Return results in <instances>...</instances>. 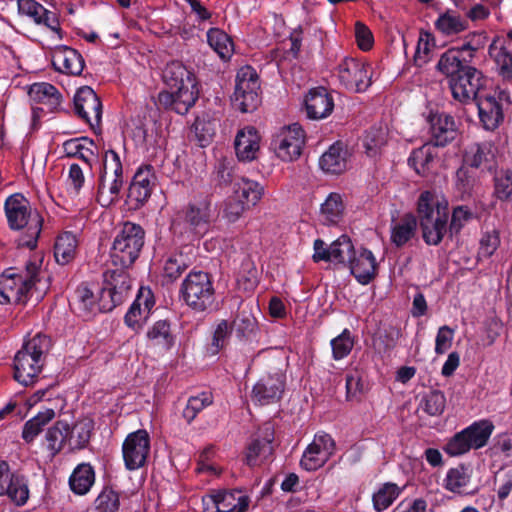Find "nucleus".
Wrapping results in <instances>:
<instances>
[{
    "instance_id": "f257e3e1",
    "label": "nucleus",
    "mask_w": 512,
    "mask_h": 512,
    "mask_svg": "<svg viewBox=\"0 0 512 512\" xmlns=\"http://www.w3.org/2000/svg\"><path fill=\"white\" fill-rule=\"evenodd\" d=\"M436 70L446 76L453 99L461 104L472 102L486 84L482 71L464 57L459 59L456 52L441 54Z\"/></svg>"
},
{
    "instance_id": "f03ea898",
    "label": "nucleus",
    "mask_w": 512,
    "mask_h": 512,
    "mask_svg": "<svg viewBox=\"0 0 512 512\" xmlns=\"http://www.w3.org/2000/svg\"><path fill=\"white\" fill-rule=\"evenodd\" d=\"M448 208L435 199L433 192L423 191L417 201V221L427 245H439L448 233Z\"/></svg>"
},
{
    "instance_id": "7ed1b4c3",
    "label": "nucleus",
    "mask_w": 512,
    "mask_h": 512,
    "mask_svg": "<svg viewBox=\"0 0 512 512\" xmlns=\"http://www.w3.org/2000/svg\"><path fill=\"white\" fill-rule=\"evenodd\" d=\"M5 213L11 229L27 228L26 235L19 238L18 245L34 249L41 232L42 218L32 211L28 200L21 194L9 196L5 202Z\"/></svg>"
},
{
    "instance_id": "20e7f679",
    "label": "nucleus",
    "mask_w": 512,
    "mask_h": 512,
    "mask_svg": "<svg viewBox=\"0 0 512 512\" xmlns=\"http://www.w3.org/2000/svg\"><path fill=\"white\" fill-rule=\"evenodd\" d=\"M49 347L50 339L41 334L26 342L14 357V379L24 386L34 384Z\"/></svg>"
},
{
    "instance_id": "39448f33",
    "label": "nucleus",
    "mask_w": 512,
    "mask_h": 512,
    "mask_svg": "<svg viewBox=\"0 0 512 512\" xmlns=\"http://www.w3.org/2000/svg\"><path fill=\"white\" fill-rule=\"evenodd\" d=\"M145 232L140 225L126 222L114 238L111 249L113 265L129 268L139 257L144 245Z\"/></svg>"
},
{
    "instance_id": "423d86ee",
    "label": "nucleus",
    "mask_w": 512,
    "mask_h": 512,
    "mask_svg": "<svg viewBox=\"0 0 512 512\" xmlns=\"http://www.w3.org/2000/svg\"><path fill=\"white\" fill-rule=\"evenodd\" d=\"M38 266L26 264V276L16 273L14 268L6 269L0 275V304L25 302L27 293L35 284Z\"/></svg>"
},
{
    "instance_id": "0eeeda50",
    "label": "nucleus",
    "mask_w": 512,
    "mask_h": 512,
    "mask_svg": "<svg viewBox=\"0 0 512 512\" xmlns=\"http://www.w3.org/2000/svg\"><path fill=\"white\" fill-rule=\"evenodd\" d=\"M123 169L118 154L108 151L103 160V171L100 176L97 200L103 207H108L118 200L123 186Z\"/></svg>"
},
{
    "instance_id": "6e6552de",
    "label": "nucleus",
    "mask_w": 512,
    "mask_h": 512,
    "mask_svg": "<svg viewBox=\"0 0 512 512\" xmlns=\"http://www.w3.org/2000/svg\"><path fill=\"white\" fill-rule=\"evenodd\" d=\"M191 252L192 248L185 246L180 252L167 259L164 265V277L168 281H175L185 273V278L180 285L177 299V302L185 308L182 314L185 312L189 313L191 308L190 289H192V269L189 270L192 265Z\"/></svg>"
},
{
    "instance_id": "1a4fd4ad",
    "label": "nucleus",
    "mask_w": 512,
    "mask_h": 512,
    "mask_svg": "<svg viewBox=\"0 0 512 512\" xmlns=\"http://www.w3.org/2000/svg\"><path fill=\"white\" fill-rule=\"evenodd\" d=\"M338 77L347 90L356 93L365 92L372 84L369 64L354 58L346 57L340 62Z\"/></svg>"
},
{
    "instance_id": "9d476101",
    "label": "nucleus",
    "mask_w": 512,
    "mask_h": 512,
    "mask_svg": "<svg viewBox=\"0 0 512 512\" xmlns=\"http://www.w3.org/2000/svg\"><path fill=\"white\" fill-rule=\"evenodd\" d=\"M305 144V133L298 123H293L277 134L271 142L278 158L292 162L299 158Z\"/></svg>"
},
{
    "instance_id": "9b49d317",
    "label": "nucleus",
    "mask_w": 512,
    "mask_h": 512,
    "mask_svg": "<svg viewBox=\"0 0 512 512\" xmlns=\"http://www.w3.org/2000/svg\"><path fill=\"white\" fill-rule=\"evenodd\" d=\"M185 75L189 80L190 72L186 71L178 62L169 64L163 72L166 83L176 89L172 108L180 115L187 114L192 106V92L184 85Z\"/></svg>"
},
{
    "instance_id": "f8f14e48",
    "label": "nucleus",
    "mask_w": 512,
    "mask_h": 512,
    "mask_svg": "<svg viewBox=\"0 0 512 512\" xmlns=\"http://www.w3.org/2000/svg\"><path fill=\"white\" fill-rule=\"evenodd\" d=\"M286 376L282 372L261 376L251 391V400L255 405L266 406L277 403L285 390Z\"/></svg>"
},
{
    "instance_id": "ddd939ff",
    "label": "nucleus",
    "mask_w": 512,
    "mask_h": 512,
    "mask_svg": "<svg viewBox=\"0 0 512 512\" xmlns=\"http://www.w3.org/2000/svg\"><path fill=\"white\" fill-rule=\"evenodd\" d=\"M150 452V438L146 430L140 429L128 434L122 445L125 467L136 470L145 465Z\"/></svg>"
},
{
    "instance_id": "4468645a",
    "label": "nucleus",
    "mask_w": 512,
    "mask_h": 512,
    "mask_svg": "<svg viewBox=\"0 0 512 512\" xmlns=\"http://www.w3.org/2000/svg\"><path fill=\"white\" fill-rule=\"evenodd\" d=\"M74 108L76 114L92 128L99 126L102 117V104L92 88L83 86L77 90L74 96Z\"/></svg>"
},
{
    "instance_id": "2eb2a0df",
    "label": "nucleus",
    "mask_w": 512,
    "mask_h": 512,
    "mask_svg": "<svg viewBox=\"0 0 512 512\" xmlns=\"http://www.w3.org/2000/svg\"><path fill=\"white\" fill-rule=\"evenodd\" d=\"M431 138L428 144L434 147H445L455 140L458 131L454 117L447 113H433L428 116Z\"/></svg>"
},
{
    "instance_id": "dca6fc26",
    "label": "nucleus",
    "mask_w": 512,
    "mask_h": 512,
    "mask_svg": "<svg viewBox=\"0 0 512 512\" xmlns=\"http://www.w3.org/2000/svg\"><path fill=\"white\" fill-rule=\"evenodd\" d=\"M304 106L308 119L322 120L331 115L335 105L332 94L325 87L319 86L308 91Z\"/></svg>"
},
{
    "instance_id": "f3484780",
    "label": "nucleus",
    "mask_w": 512,
    "mask_h": 512,
    "mask_svg": "<svg viewBox=\"0 0 512 512\" xmlns=\"http://www.w3.org/2000/svg\"><path fill=\"white\" fill-rule=\"evenodd\" d=\"M7 495L17 505L26 503L29 490L25 479L10 472L5 461L0 462V496Z\"/></svg>"
},
{
    "instance_id": "a211bd4d",
    "label": "nucleus",
    "mask_w": 512,
    "mask_h": 512,
    "mask_svg": "<svg viewBox=\"0 0 512 512\" xmlns=\"http://www.w3.org/2000/svg\"><path fill=\"white\" fill-rule=\"evenodd\" d=\"M194 312L218 310L211 276L206 272H194Z\"/></svg>"
},
{
    "instance_id": "6ab92c4d",
    "label": "nucleus",
    "mask_w": 512,
    "mask_h": 512,
    "mask_svg": "<svg viewBox=\"0 0 512 512\" xmlns=\"http://www.w3.org/2000/svg\"><path fill=\"white\" fill-rule=\"evenodd\" d=\"M463 164L471 168L491 172L496 166L493 144L488 141L472 144L464 152Z\"/></svg>"
},
{
    "instance_id": "aec40b11",
    "label": "nucleus",
    "mask_w": 512,
    "mask_h": 512,
    "mask_svg": "<svg viewBox=\"0 0 512 512\" xmlns=\"http://www.w3.org/2000/svg\"><path fill=\"white\" fill-rule=\"evenodd\" d=\"M472 102L476 103L478 116L484 129L494 131L504 120L501 103L492 95H479Z\"/></svg>"
},
{
    "instance_id": "412c9836",
    "label": "nucleus",
    "mask_w": 512,
    "mask_h": 512,
    "mask_svg": "<svg viewBox=\"0 0 512 512\" xmlns=\"http://www.w3.org/2000/svg\"><path fill=\"white\" fill-rule=\"evenodd\" d=\"M52 65L60 73L77 76L83 71L84 60L75 49L61 45L52 51Z\"/></svg>"
},
{
    "instance_id": "4be33fe9",
    "label": "nucleus",
    "mask_w": 512,
    "mask_h": 512,
    "mask_svg": "<svg viewBox=\"0 0 512 512\" xmlns=\"http://www.w3.org/2000/svg\"><path fill=\"white\" fill-rule=\"evenodd\" d=\"M19 12L33 19L37 25H44L51 31L61 33L59 19L53 11L47 10L35 0H18Z\"/></svg>"
},
{
    "instance_id": "5701e85b",
    "label": "nucleus",
    "mask_w": 512,
    "mask_h": 512,
    "mask_svg": "<svg viewBox=\"0 0 512 512\" xmlns=\"http://www.w3.org/2000/svg\"><path fill=\"white\" fill-rule=\"evenodd\" d=\"M351 274L361 285L369 284L377 275V262L374 254L367 248H362L358 256L349 258Z\"/></svg>"
},
{
    "instance_id": "b1692460",
    "label": "nucleus",
    "mask_w": 512,
    "mask_h": 512,
    "mask_svg": "<svg viewBox=\"0 0 512 512\" xmlns=\"http://www.w3.org/2000/svg\"><path fill=\"white\" fill-rule=\"evenodd\" d=\"M204 503L209 501L217 512H246L250 499L240 490L224 491L214 496H204Z\"/></svg>"
},
{
    "instance_id": "393cba45",
    "label": "nucleus",
    "mask_w": 512,
    "mask_h": 512,
    "mask_svg": "<svg viewBox=\"0 0 512 512\" xmlns=\"http://www.w3.org/2000/svg\"><path fill=\"white\" fill-rule=\"evenodd\" d=\"M215 217L216 209L212 206L211 195L199 193L194 200V236H203Z\"/></svg>"
},
{
    "instance_id": "a878e982",
    "label": "nucleus",
    "mask_w": 512,
    "mask_h": 512,
    "mask_svg": "<svg viewBox=\"0 0 512 512\" xmlns=\"http://www.w3.org/2000/svg\"><path fill=\"white\" fill-rule=\"evenodd\" d=\"M348 151L345 145L337 141L322 154L319 159L320 168L330 174H340L347 168Z\"/></svg>"
},
{
    "instance_id": "bb28decb",
    "label": "nucleus",
    "mask_w": 512,
    "mask_h": 512,
    "mask_svg": "<svg viewBox=\"0 0 512 512\" xmlns=\"http://www.w3.org/2000/svg\"><path fill=\"white\" fill-rule=\"evenodd\" d=\"M437 32L445 37L456 36L469 28V20L457 11L447 9L434 22Z\"/></svg>"
},
{
    "instance_id": "cd10ccee",
    "label": "nucleus",
    "mask_w": 512,
    "mask_h": 512,
    "mask_svg": "<svg viewBox=\"0 0 512 512\" xmlns=\"http://www.w3.org/2000/svg\"><path fill=\"white\" fill-rule=\"evenodd\" d=\"M259 150V136L254 127L240 130L235 138V151L239 160L251 161Z\"/></svg>"
},
{
    "instance_id": "c85d7f7f",
    "label": "nucleus",
    "mask_w": 512,
    "mask_h": 512,
    "mask_svg": "<svg viewBox=\"0 0 512 512\" xmlns=\"http://www.w3.org/2000/svg\"><path fill=\"white\" fill-rule=\"evenodd\" d=\"M487 41L488 36L485 31H474L465 37L464 42L460 46L451 47L443 54H452V52H456L459 59L464 57L466 60H469V62L474 63L477 52L485 47Z\"/></svg>"
},
{
    "instance_id": "c756f323",
    "label": "nucleus",
    "mask_w": 512,
    "mask_h": 512,
    "mask_svg": "<svg viewBox=\"0 0 512 512\" xmlns=\"http://www.w3.org/2000/svg\"><path fill=\"white\" fill-rule=\"evenodd\" d=\"M488 54L495 62L498 74L505 80L512 79V51L508 49L505 42H500L498 36L490 43Z\"/></svg>"
},
{
    "instance_id": "7c9ffc66",
    "label": "nucleus",
    "mask_w": 512,
    "mask_h": 512,
    "mask_svg": "<svg viewBox=\"0 0 512 512\" xmlns=\"http://www.w3.org/2000/svg\"><path fill=\"white\" fill-rule=\"evenodd\" d=\"M125 269L119 267L104 273L105 285L115 295L116 300L122 303L129 297L131 291V279Z\"/></svg>"
},
{
    "instance_id": "2f4dec72",
    "label": "nucleus",
    "mask_w": 512,
    "mask_h": 512,
    "mask_svg": "<svg viewBox=\"0 0 512 512\" xmlns=\"http://www.w3.org/2000/svg\"><path fill=\"white\" fill-rule=\"evenodd\" d=\"M345 204L341 194L331 192L321 204L320 220L326 226H336L344 218Z\"/></svg>"
},
{
    "instance_id": "473e14b6",
    "label": "nucleus",
    "mask_w": 512,
    "mask_h": 512,
    "mask_svg": "<svg viewBox=\"0 0 512 512\" xmlns=\"http://www.w3.org/2000/svg\"><path fill=\"white\" fill-rule=\"evenodd\" d=\"M417 217L412 213H406L399 222L391 225L390 240L397 248H402L416 234Z\"/></svg>"
},
{
    "instance_id": "72a5a7b5",
    "label": "nucleus",
    "mask_w": 512,
    "mask_h": 512,
    "mask_svg": "<svg viewBox=\"0 0 512 512\" xmlns=\"http://www.w3.org/2000/svg\"><path fill=\"white\" fill-rule=\"evenodd\" d=\"M28 94L34 102L42 104L50 112L56 110L61 103L60 93L49 83H34L30 86Z\"/></svg>"
},
{
    "instance_id": "f704fd0d",
    "label": "nucleus",
    "mask_w": 512,
    "mask_h": 512,
    "mask_svg": "<svg viewBox=\"0 0 512 512\" xmlns=\"http://www.w3.org/2000/svg\"><path fill=\"white\" fill-rule=\"evenodd\" d=\"M63 148L67 156L79 157L88 166H91L97 158L94 151L96 145L86 137L68 140L63 144Z\"/></svg>"
},
{
    "instance_id": "c9c22d12",
    "label": "nucleus",
    "mask_w": 512,
    "mask_h": 512,
    "mask_svg": "<svg viewBox=\"0 0 512 512\" xmlns=\"http://www.w3.org/2000/svg\"><path fill=\"white\" fill-rule=\"evenodd\" d=\"M233 191L235 196L249 207L260 201L264 194V187L257 181L240 178L234 182Z\"/></svg>"
},
{
    "instance_id": "e433bc0d",
    "label": "nucleus",
    "mask_w": 512,
    "mask_h": 512,
    "mask_svg": "<svg viewBox=\"0 0 512 512\" xmlns=\"http://www.w3.org/2000/svg\"><path fill=\"white\" fill-rule=\"evenodd\" d=\"M432 145L425 143L421 147L412 150L409 158L408 165L422 177L428 176L431 171L432 164L435 159Z\"/></svg>"
},
{
    "instance_id": "4c0bfd02",
    "label": "nucleus",
    "mask_w": 512,
    "mask_h": 512,
    "mask_svg": "<svg viewBox=\"0 0 512 512\" xmlns=\"http://www.w3.org/2000/svg\"><path fill=\"white\" fill-rule=\"evenodd\" d=\"M494 424L488 419L474 421L472 424L464 428L467 438L473 450L483 448L487 445L493 431Z\"/></svg>"
},
{
    "instance_id": "58836bf2",
    "label": "nucleus",
    "mask_w": 512,
    "mask_h": 512,
    "mask_svg": "<svg viewBox=\"0 0 512 512\" xmlns=\"http://www.w3.org/2000/svg\"><path fill=\"white\" fill-rule=\"evenodd\" d=\"M95 481V473L91 465L83 463L78 465L69 478L71 490L78 494H86Z\"/></svg>"
},
{
    "instance_id": "ea45409f",
    "label": "nucleus",
    "mask_w": 512,
    "mask_h": 512,
    "mask_svg": "<svg viewBox=\"0 0 512 512\" xmlns=\"http://www.w3.org/2000/svg\"><path fill=\"white\" fill-rule=\"evenodd\" d=\"M206 37L209 46L222 60L226 61L231 58L234 52V44L224 31L218 28H211L208 30Z\"/></svg>"
},
{
    "instance_id": "a19ab883",
    "label": "nucleus",
    "mask_w": 512,
    "mask_h": 512,
    "mask_svg": "<svg viewBox=\"0 0 512 512\" xmlns=\"http://www.w3.org/2000/svg\"><path fill=\"white\" fill-rule=\"evenodd\" d=\"M493 196L501 201L508 202L512 198V170L508 168L496 169L493 175Z\"/></svg>"
},
{
    "instance_id": "79ce46f5",
    "label": "nucleus",
    "mask_w": 512,
    "mask_h": 512,
    "mask_svg": "<svg viewBox=\"0 0 512 512\" xmlns=\"http://www.w3.org/2000/svg\"><path fill=\"white\" fill-rule=\"evenodd\" d=\"M471 470L461 464L457 467L450 468L444 479V487L450 492L461 494L465 487L470 483Z\"/></svg>"
},
{
    "instance_id": "37998d69",
    "label": "nucleus",
    "mask_w": 512,
    "mask_h": 512,
    "mask_svg": "<svg viewBox=\"0 0 512 512\" xmlns=\"http://www.w3.org/2000/svg\"><path fill=\"white\" fill-rule=\"evenodd\" d=\"M77 248V239L71 232H65L60 235L54 246V256L57 263L65 265L75 256Z\"/></svg>"
},
{
    "instance_id": "c03bdc74",
    "label": "nucleus",
    "mask_w": 512,
    "mask_h": 512,
    "mask_svg": "<svg viewBox=\"0 0 512 512\" xmlns=\"http://www.w3.org/2000/svg\"><path fill=\"white\" fill-rule=\"evenodd\" d=\"M70 426L65 421H57L46 433L48 449L52 455L62 450L67 440H69Z\"/></svg>"
},
{
    "instance_id": "a18cd8bd",
    "label": "nucleus",
    "mask_w": 512,
    "mask_h": 512,
    "mask_svg": "<svg viewBox=\"0 0 512 512\" xmlns=\"http://www.w3.org/2000/svg\"><path fill=\"white\" fill-rule=\"evenodd\" d=\"M55 417L53 409H46L39 412L35 417L28 420L23 428L22 437L26 442H32L34 438L42 431L43 427L47 425Z\"/></svg>"
},
{
    "instance_id": "49530a36",
    "label": "nucleus",
    "mask_w": 512,
    "mask_h": 512,
    "mask_svg": "<svg viewBox=\"0 0 512 512\" xmlns=\"http://www.w3.org/2000/svg\"><path fill=\"white\" fill-rule=\"evenodd\" d=\"M234 93L257 92L260 90L259 76L251 66L242 67L236 75Z\"/></svg>"
},
{
    "instance_id": "de8ad7c7",
    "label": "nucleus",
    "mask_w": 512,
    "mask_h": 512,
    "mask_svg": "<svg viewBox=\"0 0 512 512\" xmlns=\"http://www.w3.org/2000/svg\"><path fill=\"white\" fill-rule=\"evenodd\" d=\"M401 489L394 483L383 484L377 492L373 494V507L377 512H383L399 497Z\"/></svg>"
},
{
    "instance_id": "09e8293b",
    "label": "nucleus",
    "mask_w": 512,
    "mask_h": 512,
    "mask_svg": "<svg viewBox=\"0 0 512 512\" xmlns=\"http://www.w3.org/2000/svg\"><path fill=\"white\" fill-rule=\"evenodd\" d=\"M273 439L274 433L267 430L263 439L253 440L247 448L246 463L249 466H253L260 455L270 454L272 452L271 444Z\"/></svg>"
},
{
    "instance_id": "8fccbe9b",
    "label": "nucleus",
    "mask_w": 512,
    "mask_h": 512,
    "mask_svg": "<svg viewBox=\"0 0 512 512\" xmlns=\"http://www.w3.org/2000/svg\"><path fill=\"white\" fill-rule=\"evenodd\" d=\"M446 407V397L441 390H432L420 401V408L429 416L441 415Z\"/></svg>"
},
{
    "instance_id": "3c124183",
    "label": "nucleus",
    "mask_w": 512,
    "mask_h": 512,
    "mask_svg": "<svg viewBox=\"0 0 512 512\" xmlns=\"http://www.w3.org/2000/svg\"><path fill=\"white\" fill-rule=\"evenodd\" d=\"M328 453H324L316 444L310 443L300 460V466L306 471H315L329 460Z\"/></svg>"
},
{
    "instance_id": "603ef678",
    "label": "nucleus",
    "mask_w": 512,
    "mask_h": 512,
    "mask_svg": "<svg viewBox=\"0 0 512 512\" xmlns=\"http://www.w3.org/2000/svg\"><path fill=\"white\" fill-rule=\"evenodd\" d=\"M147 338L156 346L169 349L173 344L170 325L165 320L157 321L147 332Z\"/></svg>"
},
{
    "instance_id": "864d4df0",
    "label": "nucleus",
    "mask_w": 512,
    "mask_h": 512,
    "mask_svg": "<svg viewBox=\"0 0 512 512\" xmlns=\"http://www.w3.org/2000/svg\"><path fill=\"white\" fill-rule=\"evenodd\" d=\"M330 345L333 359L336 361L344 359L354 347V338L351 331L345 328L341 334L331 340Z\"/></svg>"
},
{
    "instance_id": "5fc2aeb1",
    "label": "nucleus",
    "mask_w": 512,
    "mask_h": 512,
    "mask_svg": "<svg viewBox=\"0 0 512 512\" xmlns=\"http://www.w3.org/2000/svg\"><path fill=\"white\" fill-rule=\"evenodd\" d=\"M354 246L347 235H341L330 245L331 261L344 264L354 255Z\"/></svg>"
},
{
    "instance_id": "6e6d98bb",
    "label": "nucleus",
    "mask_w": 512,
    "mask_h": 512,
    "mask_svg": "<svg viewBox=\"0 0 512 512\" xmlns=\"http://www.w3.org/2000/svg\"><path fill=\"white\" fill-rule=\"evenodd\" d=\"M435 46V36L430 31L421 30L414 55V62L422 67L429 61L431 49Z\"/></svg>"
},
{
    "instance_id": "4d7b16f0",
    "label": "nucleus",
    "mask_w": 512,
    "mask_h": 512,
    "mask_svg": "<svg viewBox=\"0 0 512 512\" xmlns=\"http://www.w3.org/2000/svg\"><path fill=\"white\" fill-rule=\"evenodd\" d=\"M75 300L83 317H90L98 311L95 296L87 286L82 285L76 289Z\"/></svg>"
},
{
    "instance_id": "13d9d810",
    "label": "nucleus",
    "mask_w": 512,
    "mask_h": 512,
    "mask_svg": "<svg viewBox=\"0 0 512 512\" xmlns=\"http://www.w3.org/2000/svg\"><path fill=\"white\" fill-rule=\"evenodd\" d=\"M473 218L472 211L467 206H457L453 208L451 220L448 225L449 237L460 234L463 227Z\"/></svg>"
},
{
    "instance_id": "bf43d9fd",
    "label": "nucleus",
    "mask_w": 512,
    "mask_h": 512,
    "mask_svg": "<svg viewBox=\"0 0 512 512\" xmlns=\"http://www.w3.org/2000/svg\"><path fill=\"white\" fill-rule=\"evenodd\" d=\"M92 424L90 421L77 422L69 433V442L72 448L82 449L89 442Z\"/></svg>"
},
{
    "instance_id": "052dcab7",
    "label": "nucleus",
    "mask_w": 512,
    "mask_h": 512,
    "mask_svg": "<svg viewBox=\"0 0 512 512\" xmlns=\"http://www.w3.org/2000/svg\"><path fill=\"white\" fill-rule=\"evenodd\" d=\"M443 450L449 456H460L473 450L469 443L466 432L462 429L452 436L444 445Z\"/></svg>"
},
{
    "instance_id": "680f3d73",
    "label": "nucleus",
    "mask_w": 512,
    "mask_h": 512,
    "mask_svg": "<svg viewBox=\"0 0 512 512\" xmlns=\"http://www.w3.org/2000/svg\"><path fill=\"white\" fill-rule=\"evenodd\" d=\"M215 135V124L212 121H200L199 118L194 119V136L197 144L201 148L210 145Z\"/></svg>"
},
{
    "instance_id": "e2e57ef3",
    "label": "nucleus",
    "mask_w": 512,
    "mask_h": 512,
    "mask_svg": "<svg viewBox=\"0 0 512 512\" xmlns=\"http://www.w3.org/2000/svg\"><path fill=\"white\" fill-rule=\"evenodd\" d=\"M214 181L220 187H227L236 181L233 174L232 160L221 158L217 161L214 169Z\"/></svg>"
},
{
    "instance_id": "0e129e2a",
    "label": "nucleus",
    "mask_w": 512,
    "mask_h": 512,
    "mask_svg": "<svg viewBox=\"0 0 512 512\" xmlns=\"http://www.w3.org/2000/svg\"><path fill=\"white\" fill-rule=\"evenodd\" d=\"M455 177L456 189L461 194L462 198L465 196H471L475 187L476 179L468 170V166L463 164L459 169H457Z\"/></svg>"
},
{
    "instance_id": "69168bd1",
    "label": "nucleus",
    "mask_w": 512,
    "mask_h": 512,
    "mask_svg": "<svg viewBox=\"0 0 512 512\" xmlns=\"http://www.w3.org/2000/svg\"><path fill=\"white\" fill-rule=\"evenodd\" d=\"M500 245V236L498 231L492 230L485 232L480 239V246L478 249L479 259L490 258Z\"/></svg>"
},
{
    "instance_id": "338daca9",
    "label": "nucleus",
    "mask_w": 512,
    "mask_h": 512,
    "mask_svg": "<svg viewBox=\"0 0 512 512\" xmlns=\"http://www.w3.org/2000/svg\"><path fill=\"white\" fill-rule=\"evenodd\" d=\"M119 495L110 488H104L95 500L97 512H117Z\"/></svg>"
},
{
    "instance_id": "774afa93",
    "label": "nucleus",
    "mask_w": 512,
    "mask_h": 512,
    "mask_svg": "<svg viewBox=\"0 0 512 512\" xmlns=\"http://www.w3.org/2000/svg\"><path fill=\"white\" fill-rule=\"evenodd\" d=\"M232 100L234 105L237 106L242 113L253 112L261 103L259 91L242 94L233 93Z\"/></svg>"
}]
</instances>
